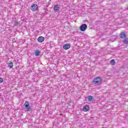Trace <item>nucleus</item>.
Segmentation results:
<instances>
[{"label":"nucleus","instance_id":"f257e3e1","mask_svg":"<svg viewBox=\"0 0 128 128\" xmlns=\"http://www.w3.org/2000/svg\"><path fill=\"white\" fill-rule=\"evenodd\" d=\"M92 83L96 86H100L102 83V77H96L94 78Z\"/></svg>","mask_w":128,"mask_h":128},{"label":"nucleus","instance_id":"f03ea898","mask_svg":"<svg viewBox=\"0 0 128 128\" xmlns=\"http://www.w3.org/2000/svg\"><path fill=\"white\" fill-rule=\"evenodd\" d=\"M24 106L26 108V112H32V108H30L28 102H26Z\"/></svg>","mask_w":128,"mask_h":128},{"label":"nucleus","instance_id":"7ed1b4c3","mask_svg":"<svg viewBox=\"0 0 128 128\" xmlns=\"http://www.w3.org/2000/svg\"><path fill=\"white\" fill-rule=\"evenodd\" d=\"M32 12H36L38 10V6L36 4H32L30 7Z\"/></svg>","mask_w":128,"mask_h":128},{"label":"nucleus","instance_id":"20e7f679","mask_svg":"<svg viewBox=\"0 0 128 128\" xmlns=\"http://www.w3.org/2000/svg\"><path fill=\"white\" fill-rule=\"evenodd\" d=\"M88 28V25L86 24H82L80 26V31L81 32H86Z\"/></svg>","mask_w":128,"mask_h":128},{"label":"nucleus","instance_id":"39448f33","mask_svg":"<svg viewBox=\"0 0 128 128\" xmlns=\"http://www.w3.org/2000/svg\"><path fill=\"white\" fill-rule=\"evenodd\" d=\"M54 10L55 12H60V5H55L54 7Z\"/></svg>","mask_w":128,"mask_h":128},{"label":"nucleus","instance_id":"423d86ee","mask_svg":"<svg viewBox=\"0 0 128 128\" xmlns=\"http://www.w3.org/2000/svg\"><path fill=\"white\" fill-rule=\"evenodd\" d=\"M86 98L88 102H94V98L92 96H88Z\"/></svg>","mask_w":128,"mask_h":128},{"label":"nucleus","instance_id":"0eeeda50","mask_svg":"<svg viewBox=\"0 0 128 128\" xmlns=\"http://www.w3.org/2000/svg\"><path fill=\"white\" fill-rule=\"evenodd\" d=\"M38 42H44V37L42 36L38 37Z\"/></svg>","mask_w":128,"mask_h":128},{"label":"nucleus","instance_id":"6e6552de","mask_svg":"<svg viewBox=\"0 0 128 128\" xmlns=\"http://www.w3.org/2000/svg\"><path fill=\"white\" fill-rule=\"evenodd\" d=\"M70 48V44H66L64 46H63L64 50H68Z\"/></svg>","mask_w":128,"mask_h":128},{"label":"nucleus","instance_id":"1a4fd4ad","mask_svg":"<svg viewBox=\"0 0 128 128\" xmlns=\"http://www.w3.org/2000/svg\"><path fill=\"white\" fill-rule=\"evenodd\" d=\"M126 33L124 32H121V33L120 34V38H126Z\"/></svg>","mask_w":128,"mask_h":128},{"label":"nucleus","instance_id":"9d476101","mask_svg":"<svg viewBox=\"0 0 128 128\" xmlns=\"http://www.w3.org/2000/svg\"><path fill=\"white\" fill-rule=\"evenodd\" d=\"M90 110V106L86 105L83 108V112H88Z\"/></svg>","mask_w":128,"mask_h":128},{"label":"nucleus","instance_id":"9b49d317","mask_svg":"<svg viewBox=\"0 0 128 128\" xmlns=\"http://www.w3.org/2000/svg\"><path fill=\"white\" fill-rule=\"evenodd\" d=\"M8 66L10 68H12L14 66V63L10 61V62L8 64Z\"/></svg>","mask_w":128,"mask_h":128},{"label":"nucleus","instance_id":"f8f14e48","mask_svg":"<svg viewBox=\"0 0 128 128\" xmlns=\"http://www.w3.org/2000/svg\"><path fill=\"white\" fill-rule=\"evenodd\" d=\"M40 51L38 50H36L35 51L34 54L36 56H40Z\"/></svg>","mask_w":128,"mask_h":128},{"label":"nucleus","instance_id":"ddd939ff","mask_svg":"<svg viewBox=\"0 0 128 128\" xmlns=\"http://www.w3.org/2000/svg\"><path fill=\"white\" fill-rule=\"evenodd\" d=\"M110 64L112 66H114V64H116V60L114 59L110 61Z\"/></svg>","mask_w":128,"mask_h":128},{"label":"nucleus","instance_id":"4468645a","mask_svg":"<svg viewBox=\"0 0 128 128\" xmlns=\"http://www.w3.org/2000/svg\"><path fill=\"white\" fill-rule=\"evenodd\" d=\"M123 42L124 44H128V38H126L124 40Z\"/></svg>","mask_w":128,"mask_h":128},{"label":"nucleus","instance_id":"2eb2a0df","mask_svg":"<svg viewBox=\"0 0 128 128\" xmlns=\"http://www.w3.org/2000/svg\"><path fill=\"white\" fill-rule=\"evenodd\" d=\"M81 40V42H86V37H84L80 38Z\"/></svg>","mask_w":128,"mask_h":128},{"label":"nucleus","instance_id":"dca6fc26","mask_svg":"<svg viewBox=\"0 0 128 128\" xmlns=\"http://www.w3.org/2000/svg\"><path fill=\"white\" fill-rule=\"evenodd\" d=\"M80 38H86V34H84V33H80Z\"/></svg>","mask_w":128,"mask_h":128},{"label":"nucleus","instance_id":"f3484780","mask_svg":"<svg viewBox=\"0 0 128 128\" xmlns=\"http://www.w3.org/2000/svg\"><path fill=\"white\" fill-rule=\"evenodd\" d=\"M18 20H16L15 22L14 23V26H16L18 25Z\"/></svg>","mask_w":128,"mask_h":128},{"label":"nucleus","instance_id":"a211bd4d","mask_svg":"<svg viewBox=\"0 0 128 128\" xmlns=\"http://www.w3.org/2000/svg\"><path fill=\"white\" fill-rule=\"evenodd\" d=\"M4 82V79L0 78V84Z\"/></svg>","mask_w":128,"mask_h":128},{"label":"nucleus","instance_id":"6ab92c4d","mask_svg":"<svg viewBox=\"0 0 128 128\" xmlns=\"http://www.w3.org/2000/svg\"><path fill=\"white\" fill-rule=\"evenodd\" d=\"M84 44H83L82 46V48H84Z\"/></svg>","mask_w":128,"mask_h":128},{"label":"nucleus","instance_id":"aec40b11","mask_svg":"<svg viewBox=\"0 0 128 128\" xmlns=\"http://www.w3.org/2000/svg\"><path fill=\"white\" fill-rule=\"evenodd\" d=\"M80 30V26L79 27Z\"/></svg>","mask_w":128,"mask_h":128}]
</instances>
